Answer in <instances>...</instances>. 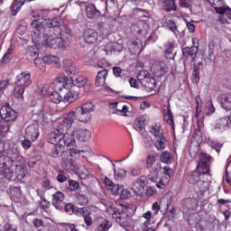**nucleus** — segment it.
Wrapping results in <instances>:
<instances>
[{"instance_id":"nucleus-13","label":"nucleus","mask_w":231,"mask_h":231,"mask_svg":"<svg viewBox=\"0 0 231 231\" xmlns=\"http://www.w3.org/2000/svg\"><path fill=\"white\" fill-rule=\"evenodd\" d=\"M231 125V115L229 116H224L217 120V124L214 125L215 131H226Z\"/></svg>"},{"instance_id":"nucleus-16","label":"nucleus","mask_w":231,"mask_h":231,"mask_svg":"<svg viewBox=\"0 0 231 231\" xmlns=\"http://www.w3.org/2000/svg\"><path fill=\"white\" fill-rule=\"evenodd\" d=\"M85 12L88 19H98V17L102 16V13H100V10L97 9V5L93 3L86 5Z\"/></svg>"},{"instance_id":"nucleus-56","label":"nucleus","mask_w":231,"mask_h":231,"mask_svg":"<svg viewBox=\"0 0 231 231\" xmlns=\"http://www.w3.org/2000/svg\"><path fill=\"white\" fill-rule=\"evenodd\" d=\"M79 188H80V184H79V182H77L76 180L68 181L67 189L71 192H75V190H79Z\"/></svg>"},{"instance_id":"nucleus-24","label":"nucleus","mask_w":231,"mask_h":231,"mask_svg":"<svg viewBox=\"0 0 231 231\" xmlns=\"http://www.w3.org/2000/svg\"><path fill=\"white\" fill-rule=\"evenodd\" d=\"M74 111H76V120L78 122H81L82 124H88V122H91V114H88L84 110H80L79 107Z\"/></svg>"},{"instance_id":"nucleus-57","label":"nucleus","mask_w":231,"mask_h":231,"mask_svg":"<svg viewBox=\"0 0 231 231\" xmlns=\"http://www.w3.org/2000/svg\"><path fill=\"white\" fill-rule=\"evenodd\" d=\"M214 113H216V107H214V104H212L211 101L206 105L205 116H210V115H214Z\"/></svg>"},{"instance_id":"nucleus-5","label":"nucleus","mask_w":231,"mask_h":231,"mask_svg":"<svg viewBox=\"0 0 231 231\" xmlns=\"http://www.w3.org/2000/svg\"><path fill=\"white\" fill-rule=\"evenodd\" d=\"M128 210L129 208L124 205H121V209L118 208H113L112 217L123 228L129 226V214H127Z\"/></svg>"},{"instance_id":"nucleus-21","label":"nucleus","mask_w":231,"mask_h":231,"mask_svg":"<svg viewBox=\"0 0 231 231\" xmlns=\"http://www.w3.org/2000/svg\"><path fill=\"white\" fill-rule=\"evenodd\" d=\"M84 39L87 44H95L98 41V32L95 29H86L84 32Z\"/></svg>"},{"instance_id":"nucleus-58","label":"nucleus","mask_w":231,"mask_h":231,"mask_svg":"<svg viewBox=\"0 0 231 231\" xmlns=\"http://www.w3.org/2000/svg\"><path fill=\"white\" fill-rule=\"evenodd\" d=\"M68 178H69L68 173H66V171H59L56 180L57 181H59V183H66V181L68 180Z\"/></svg>"},{"instance_id":"nucleus-3","label":"nucleus","mask_w":231,"mask_h":231,"mask_svg":"<svg viewBox=\"0 0 231 231\" xmlns=\"http://www.w3.org/2000/svg\"><path fill=\"white\" fill-rule=\"evenodd\" d=\"M56 84L59 86V90L62 91V88L65 89H69V88H84L88 84V79L84 76H74L69 79V77L62 74L58 78Z\"/></svg>"},{"instance_id":"nucleus-63","label":"nucleus","mask_w":231,"mask_h":231,"mask_svg":"<svg viewBox=\"0 0 231 231\" xmlns=\"http://www.w3.org/2000/svg\"><path fill=\"white\" fill-rule=\"evenodd\" d=\"M192 82H195V84L199 83V68L194 67L193 72H192Z\"/></svg>"},{"instance_id":"nucleus-8","label":"nucleus","mask_w":231,"mask_h":231,"mask_svg":"<svg viewBox=\"0 0 231 231\" xmlns=\"http://www.w3.org/2000/svg\"><path fill=\"white\" fill-rule=\"evenodd\" d=\"M64 138V127L59 126L49 134L48 142L52 145H60Z\"/></svg>"},{"instance_id":"nucleus-49","label":"nucleus","mask_w":231,"mask_h":231,"mask_svg":"<svg viewBox=\"0 0 231 231\" xmlns=\"http://www.w3.org/2000/svg\"><path fill=\"white\" fill-rule=\"evenodd\" d=\"M134 12L135 15L138 16L139 19H141V21H145V19H149V13H147V11L143 9L135 8L134 9Z\"/></svg>"},{"instance_id":"nucleus-22","label":"nucleus","mask_w":231,"mask_h":231,"mask_svg":"<svg viewBox=\"0 0 231 231\" xmlns=\"http://www.w3.org/2000/svg\"><path fill=\"white\" fill-rule=\"evenodd\" d=\"M72 132L79 142H88L91 138V132L89 130L76 128Z\"/></svg>"},{"instance_id":"nucleus-6","label":"nucleus","mask_w":231,"mask_h":231,"mask_svg":"<svg viewBox=\"0 0 231 231\" xmlns=\"http://www.w3.org/2000/svg\"><path fill=\"white\" fill-rule=\"evenodd\" d=\"M149 30L151 27L146 20H140L131 26V32L139 38L146 37L149 34Z\"/></svg>"},{"instance_id":"nucleus-12","label":"nucleus","mask_w":231,"mask_h":231,"mask_svg":"<svg viewBox=\"0 0 231 231\" xmlns=\"http://www.w3.org/2000/svg\"><path fill=\"white\" fill-rule=\"evenodd\" d=\"M39 125L37 123L32 124L26 127L25 129V137L31 142H36L39 139Z\"/></svg>"},{"instance_id":"nucleus-64","label":"nucleus","mask_w":231,"mask_h":231,"mask_svg":"<svg viewBox=\"0 0 231 231\" xmlns=\"http://www.w3.org/2000/svg\"><path fill=\"white\" fill-rule=\"evenodd\" d=\"M130 175L134 178H136L142 174V168L141 167H132L129 169Z\"/></svg>"},{"instance_id":"nucleus-27","label":"nucleus","mask_w":231,"mask_h":231,"mask_svg":"<svg viewBox=\"0 0 231 231\" xmlns=\"http://www.w3.org/2000/svg\"><path fill=\"white\" fill-rule=\"evenodd\" d=\"M194 189L197 192V194H200L201 196H203L205 192L208 190V181L200 179L199 181L195 183Z\"/></svg>"},{"instance_id":"nucleus-34","label":"nucleus","mask_w":231,"mask_h":231,"mask_svg":"<svg viewBox=\"0 0 231 231\" xmlns=\"http://www.w3.org/2000/svg\"><path fill=\"white\" fill-rule=\"evenodd\" d=\"M159 171L160 164H156L148 174V180H150V181H152V183H158V178L160 176Z\"/></svg>"},{"instance_id":"nucleus-26","label":"nucleus","mask_w":231,"mask_h":231,"mask_svg":"<svg viewBox=\"0 0 231 231\" xmlns=\"http://www.w3.org/2000/svg\"><path fill=\"white\" fill-rule=\"evenodd\" d=\"M219 102L221 107L225 111H230L231 109V95L230 94H222L219 97Z\"/></svg>"},{"instance_id":"nucleus-37","label":"nucleus","mask_w":231,"mask_h":231,"mask_svg":"<svg viewBox=\"0 0 231 231\" xmlns=\"http://www.w3.org/2000/svg\"><path fill=\"white\" fill-rule=\"evenodd\" d=\"M196 171L203 177L205 174H210V165L205 162H199Z\"/></svg>"},{"instance_id":"nucleus-59","label":"nucleus","mask_w":231,"mask_h":231,"mask_svg":"<svg viewBox=\"0 0 231 231\" xmlns=\"http://www.w3.org/2000/svg\"><path fill=\"white\" fill-rule=\"evenodd\" d=\"M41 186L43 190H51V189H53V185L51 184V181H50V179H44L41 182Z\"/></svg>"},{"instance_id":"nucleus-43","label":"nucleus","mask_w":231,"mask_h":231,"mask_svg":"<svg viewBox=\"0 0 231 231\" xmlns=\"http://www.w3.org/2000/svg\"><path fill=\"white\" fill-rule=\"evenodd\" d=\"M156 165H158L156 163V155L148 154L146 157V169H153Z\"/></svg>"},{"instance_id":"nucleus-52","label":"nucleus","mask_w":231,"mask_h":231,"mask_svg":"<svg viewBox=\"0 0 231 231\" xmlns=\"http://www.w3.org/2000/svg\"><path fill=\"white\" fill-rule=\"evenodd\" d=\"M32 120H33V122H37L38 124H44V113H42V110L33 114Z\"/></svg>"},{"instance_id":"nucleus-46","label":"nucleus","mask_w":231,"mask_h":231,"mask_svg":"<svg viewBox=\"0 0 231 231\" xmlns=\"http://www.w3.org/2000/svg\"><path fill=\"white\" fill-rule=\"evenodd\" d=\"M50 100L54 104H60V102H64V97L59 92L53 91L50 94Z\"/></svg>"},{"instance_id":"nucleus-18","label":"nucleus","mask_w":231,"mask_h":231,"mask_svg":"<svg viewBox=\"0 0 231 231\" xmlns=\"http://www.w3.org/2000/svg\"><path fill=\"white\" fill-rule=\"evenodd\" d=\"M152 71L156 77H163L169 71V68L165 62L160 61L152 65Z\"/></svg>"},{"instance_id":"nucleus-30","label":"nucleus","mask_w":231,"mask_h":231,"mask_svg":"<svg viewBox=\"0 0 231 231\" xmlns=\"http://www.w3.org/2000/svg\"><path fill=\"white\" fill-rule=\"evenodd\" d=\"M182 54L184 57H190L191 61L194 62L196 60V57H198V49L196 47H184L182 48Z\"/></svg>"},{"instance_id":"nucleus-33","label":"nucleus","mask_w":231,"mask_h":231,"mask_svg":"<svg viewBox=\"0 0 231 231\" xmlns=\"http://www.w3.org/2000/svg\"><path fill=\"white\" fill-rule=\"evenodd\" d=\"M134 128L135 131H138V133H143V129H145V117L142 116L137 117L134 120Z\"/></svg>"},{"instance_id":"nucleus-42","label":"nucleus","mask_w":231,"mask_h":231,"mask_svg":"<svg viewBox=\"0 0 231 231\" xmlns=\"http://www.w3.org/2000/svg\"><path fill=\"white\" fill-rule=\"evenodd\" d=\"M25 55L28 60H35V59L39 58V53L37 52V49H35L34 47H29L27 49Z\"/></svg>"},{"instance_id":"nucleus-10","label":"nucleus","mask_w":231,"mask_h":231,"mask_svg":"<svg viewBox=\"0 0 231 231\" xmlns=\"http://www.w3.org/2000/svg\"><path fill=\"white\" fill-rule=\"evenodd\" d=\"M63 70L69 77V79H73L79 75V68L75 62L69 59H65L63 60Z\"/></svg>"},{"instance_id":"nucleus-38","label":"nucleus","mask_w":231,"mask_h":231,"mask_svg":"<svg viewBox=\"0 0 231 231\" xmlns=\"http://www.w3.org/2000/svg\"><path fill=\"white\" fill-rule=\"evenodd\" d=\"M150 133H151V134H152V136H154L155 140L164 136L163 131L162 130V125H155L151 126Z\"/></svg>"},{"instance_id":"nucleus-9","label":"nucleus","mask_w":231,"mask_h":231,"mask_svg":"<svg viewBox=\"0 0 231 231\" xmlns=\"http://www.w3.org/2000/svg\"><path fill=\"white\" fill-rule=\"evenodd\" d=\"M0 116L5 122H15L17 119V112L10 106H4L0 109Z\"/></svg>"},{"instance_id":"nucleus-7","label":"nucleus","mask_w":231,"mask_h":231,"mask_svg":"<svg viewBox=\"0 0 231 231\" xmlns=\"http://www.w3.org/2000/svg\"><path fill=\"white\" fill-rule=\"evenodd\" d=\"M77 120V111L71 110L69 113L63 116L61 122L59 123L60 127H63V129L69 130L73 127V124Z\"/></svg>"},{"instance_id":"nucleus-36","label":"nucleus","mask_w":231,"mask_h":231,"mask_svg":"<svg viewBox=\"0 0 231 231\" xmlns=\"http://www.w3.org/2000/svg\"><path fill=\"white\" fill-rule=\"evenodd\" d=\"M164 53L166 59H174V54L172 52L174 51V43L171 42H167L164 44Z\"/></svg>"},{"instance_id":"nucleus-44","label":"nucleus","mask_w":231,"mask_h":231,"mask_svg":"<svg viewBox=\"0 0 231 231\" xmlns=\"http://www.w3.org/2000/svg\"><path fill=\"white\" fill-rule=\"evenodd\" d=\"M111 226V222H109L107 219H105L102 220L101 223L96 227L95 231H109Z\"/></svg>"},{"instance_id":"nucleus-54","label":"nucleus","mask_w":231,"mask_h":231,"mask_svg":"<svg viewBox=\"0 0 231 231\" xmlns=\"http://www.w3.org/2000/svg\"><path fill=\"white\" fill-rule=\"evenodd\" d=\"M10 194L13 198L19 199L23 195V191H21V187L19 186H11L10 187Z\"/></svg>"},{"instance_id":"nucleus-31","label":"nucleus","mask_w":231,"mask_h":231,"mask_svg":"<svg viewBox=\"0 0 231 231\" xmlns=\"http://www.w3.org/2000/svg\"><path fill=\"white\" fill-rule=\"evenodd\" d=\"M147 187V177L146 176H141L137 179L135 182L133 183V189L134 190H143Z\"/></svg>"},{"instance_id":"nucleus-19","label":"nucleus","mask_w":231,"mask_h":231,"mask_svg":"<svg viewBox=\"0 0 231 231\" xmlns=\"http://www.w3.org/2000/svg\"><path fill=\"white\" fill-rule=\"evenodd\" d=\"M129 51L134 55L136 53H142V40L141 39H131L127 42Z\"/></svg>"},{"instance_id":"nucleus-51","label":"nucleus","mask_w":231,"mask_h":231,"mask_svg":"<svg viewBox=\"0 0 231 231\" xmlns=\"http://www.w3.org/2000/svg\"><path fill=\"white\" fill-rule=\"evenodd\" d=\"M12 53H14V50L9 48L6 53H5L3 58L0 60V64H8V62L12 60Z\"/></svg>"},{"instance_id":"nucleus-1","label":"nucleus","mask_w":231,"mask_h":231,"mask_svg":"<svg viewBox=\"0 0 231 231\" xmlns=\"http://www.w3.org/2000/svg\"><path fill=\"white\" fill-rule=\"evenodd\" d=\"M10 131V125L5 119H0V183L5 181H14V170L15 167V174L19 181H23L26 178L24 167L26 161L22 157L17 148L6 149V145L1 140V135Z\"/></svg>"},{"instance_id":"nucleus-20","label":"nucleus","mask_w":231,"mask_h":231,"mask_svg":"<svg viewBox=\"0 0 231 231\" xmlns=\"http://www.w3.org/2000/svg\"><path fill=\"white\" fill-rule=\"evenodd\" d=\"M64 193L62 191H56L52 195V206L57 208V210H62L64 208V206H62V203H64Z\"/></svg>"},{"instance_id":"nucleus-14","label":"nucleus","mask_w":231,"mask_h":231,"mask_svg":"<svg viewBox=\"0 0 231 231\" xmlns=\"http://www.w3.org/2000/svg\"><path fill=\"white\" fill-rule=\"evenodd\" d=\"M32 84V74L22 72L16 77L15 86L28 88Z\"/></svg>"},{"instance_id":"nucleus-17","label":"nucleus","mask_w":231,"mask_h":231,"mask_svg":"<svg viewBox=\"0 0 231 231\" xmlns=\"http://www.w3.org/2000/svg\"><path fill=\"white\" fill-rule=\"evenodd\" d=\"M109 74V70L107 69H102L97 72V75L96 77L95 84L97 88H106V89H109V87L106 86V79H107V75Z\"/></svg>"},{"instance_id":"nucleus-62","label":"nucleus","mask_w":231,"mask_h":231,"mask_svg":"<svg viewBox=\"0 0 231 231\" xmlns=\"http://www.w3.org/2000/svg\"><path fill=\"white\" fill-rule=\"evenodd\" d=\"M77 198L81 207H84L87 203H89V199L84 194H78Z\"/></svg>"},{"instance_id":"nucleus-29","label":"nucleus","mask_w":231,"mask_h":231,"mask_svg":"<svg viewBox=\"0 0 231 231\" xmlns=\"http://www.w3.org/2000/svg\"><path fill=\"white\" fill-rule=\"evenodd\" d=\"M48 14H50V10L48 9H36L32 11L31 14L37 21H44V17H48Z\"/></svg>"},{"instance_id":"nucleus-41","label":"nucleus","mask_w":231,"mask_h":231,"mask_svg":"<svg viewBox=\"0 0 231 231\" xmlns=\"http://www.w3.org/2000/svg\"><path fill=\"white\" fill-rule=\"evenodd\" d=\"M80 111H85V113H88V115H91L93 111H95L96 106L93 104V102H86L80 106V107H78Z\"/></svg>"},{"instance_id":"nucleus-45","label":"nucleus","mask_w":231,"mask_h":231,"mask_svg":"<svg viewBox=\"0 0 231 231\" xmlns=\"http://www.w3.org/2000/svg\"><path fill=\"white\" fill-rule=\"evenodd\" d=\"M164 121L169 125H171V129H174V117L172 116V112H171V108H167V112L164 114Z\"/></svg>"},{"instance_id":"nucleus-28","label":"nucleus","mask_w":231,"mask_h":231,"mask_svg":"<svg viewBox=\"0 0 231 231\" xmlns=\"http://www.w3.org/2000/svg\"><path fill=\"white\" fill-rule=\"evenodd\" d=\"M23 6H24V2L23 0H14L10 5L11 15L15 17L18 12H21V8H23Z\"/></svg>"},{"instance_id":"nucleus-47","label":"nucleus","mask_w":231,"mask_h":231,"mask_svg":"<svg viewBox=\"0 0 231 231\" xmlns=\"http://www.w3.org/2000/svg\"><path fill=\"white\" fill-rule=\"evenodd\" d=\"M44 64H59L60 60L55 55H47L43 57Z\"/></svg>"},{"instance_id":"nucleus-4","label":"nucleus","mask_w":231,"mask_h":231,"mask_svg":"<svg viewBox=\"0 0 231 231\" xmlns=\"http://www.w3.org/2000/svg\"><path fill=\"white\" fill-rule=\"evenodd\" d=\"M51 156L52 158H59L61 156L62 165L69 169L75 168V161L73 159L66 158L68 156V152H64V144H54V147L51 149Z\"/></svg>"},{"instance_id":"nucleus-55","label":"nucleus","mask_w":231,"mask_h":231,"mask_svg":"<svg viewBox=\"0 0 231 231\" xmlns=\"http://www.w3.org/2000/svg\"><path fill=\"white\" fill-rule=\"evenodd\" d=\"M64 208H65L66 214H68L69 216H73V214L77 216V209L75 208V205L71 203H68L64 206Z\"/></svg>"},{"instance_id":"nucleus-23","label":"nucleus","mask_w":231,"mask_h":231,"mask_svg":"<svg viewBox=\"0 0 231 231\" xmlns=\"http://www.w3.org/2000/svg\"><path fill=\"white\" fill-rule=\"evenodd\" d=\"M61 143L63 147H75L77 141H75V134H73V131L71 134L63 132V138L61 139Z\"/></svg>"},{"instance_id":"nucleus-39","label":"nucleus","mask_w":231,"mask_h":231,"mask_svg":"<svg viewBox=\"0 0 231 231\" xmlns=\"http://www.w3.org/2000/svg\"><path fill=\"white\" fill-rule=\"evenodd\" d=\"M160 160L162 163H166L167 165H171V163L174 162V157L171 154V152L165 151L161 153Z\"/></svg>"},{"instance_id":"nucleus-2","label":"nucleus","mask_w":231,"mask_h":231,"mask_svg":"<svg viewBox=\"0 0 231 231\" xmlns=\"http://www.w3.org/2000/svg\"><path fill=\"white\" fill-rule=\"evenodd\" d=\"M31 26L36 32L43 33L42 42L44 46L53 48L54 50H57V48L66 50L69 46V40L62 37V29L60 26H64V20L60 17L33 20L31 23Z\"/></svg>"},{"instance_id":"nucleus-25","label":"nucleus","mask_w":231,"mask_h":231,"mask_svg":"<svg viewBox=\"0 0 231 231\" xmlns=\"http://www.w3.org/2000/svg\"><path fill=\"white\" fill-rule=\"evenodd\" d=\"M186 180L188 183H190L191 185H195V183H198L200 180H203V176L199 171L197 170H194L192 171H189L186 175Z\"/></svg>"},{"instance_id":"nucleus-35","label":"nucleus","mask_w":231,"mask_h":231,"mask_svg":"<svg viewBox=\"0 0 231 231\" xmlns=\"http://www.w3.org/2000/svg\"><path fill=\"white\" fill-rule=\"evenodd\" d=\"M168 143H169V142L163 135L162 137H159V138L155 139L154 145H155L157 151H165V148L167 147Z\"/></svg>"},{"instance_id":"nucleus-15","label":"nucleus","mask_w":231,"mask_h":231,"mask_svg":"<svg viewBox=\"0 0 231 231\" xmlns=\"http://www.w3.org/2000/svg\"><path fill=\"white\" fill-rule=\"evenodd\" d=\"M79 97H80V92H79V90H75V88L71 87L69 88V90L64 94L63 102L65 104H73V102L79 100Z\"/></svg>"},{"instance_id":"nucleus-40","label":"nucleus","mask_w":231,"mask_h":231,"mask_svg":"<svg viewBox=\"0 0 231 231\" xmlns=\"http://www.w3.org/2000/svg\"><path fill=\"white\" fill-rule=\"evenodd\" d=\"M114 178L117 181H122V180H125V178H127V171L122 168H118L117 170L114 169Z\"/></svg>"},{"instance_id":"nucleus-50","label":"nucleus","mask_w":231,"mask_h":231,"mask_svg":"<svg viewBox=\"0 0 231 231\" xmlns=\"http://www.w3.org/2000/svg\"><path fill=\"white\" fill-rule=\"evenodd\" d=\"M176 1L174 0H166L164 5L165 12H176Z\"/></svg>"},{"instance_id":"nucleus-53","label":"nucleus","mask_w":231,"mask_h":231,"mask_svg":"<svg viewBox=\"0 0 231 231\" xmlns=\"http://www.w3.org/2000/svg\"><path fill=\"white\" fill-rule=\"evenodd\" d=\"M24 89H26L24 87H21L18 85H15L14 89V95L15 98H24L23 95H24Z\"/></svg>"},{"instance_id":"nucleus-48","label":"nucleus","mask_w":231,"mask_h":231,"mask_svg":"<svg viewBox=\"0 0 231 231\" xmlns=\"http://www.w3.org/2000/svg\"><path fill=\"white\" fill-rule=\"evenodd\" d=\"M81 152H86V151L70 148L69 149L68 154L65 155V158H69L70 160H72V158H79Z\"/></svg>"},{"instance_id":"nucleus-32","label":"nucleus","mask_w":231,"mask_h":231,"mask_svg":"<svg viewBox=\"0 0 231 231\" xmlns=\"http://www.w3.org/2000/svg\"><path fill=\"white\" fill-rule=\"evenodd\" d=\"M164 28H167V30H170V32H172L174 33L175 37H178L180 35V30H178V26L176 25V23L172 20H165Z\"/></svg>"},{"instance_id":"nucleus-60","label":"nucleus","mask_w":231,"mask_h":231,"mask_svg":"<svg viewBox=\"0 0 231 231\" xmlns=\"http://www.w3.org/2000/svg\"><path fill=\"white\" fill-rule=\"evenodd\" d=\"M163 171L164 178L166 179V183H169V180L172 178V169H171V167L169 166H165L163 168Z\"/></svg>"},{"instance_id":"nucleus-11","label":"nucleus","mask_w":231,"mask_h":231,"mask_svg":"<svg viewBox=\"0 0 231 231\" xmlns=\"http://www.w3.org/2000/svg\"><path fill=\"white\" fill-rule=\"evenodd\" d=\"M76 216L78 217H83L85 225L91 226L93 225V218L91 217V210L88 208H78L76 210Z\"/></svg>"},{"instance_id":"nucleus-61","label":"nucleus","mask_w":231,"mask_h":231,"mask_svg":"<svg viewBox=\"0 0 231 231\" xmlns=\"http://www.w3.org/2000/svg\"><path fill=\"white\" fill-rule=\"evenodd\" d=\"M209 145H210V147L215 149V151L217 152V154H219V152H221V149L223 148V143H220L217 141H211L209 143Z\"/></svg>"}]
</instances>
